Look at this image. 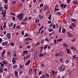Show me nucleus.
<instances>
[{
    "mask_svg": "<svg viewBox=\"0 0 78 78\" xmlns=\"http://www.w3.org/2000/svg\"><path fill=\"white\" fill-rule=\"evenodd\" d=\"M15 76L17 78L18 77V76H19V75L18 74V72L17 71H15Z\"/></svg>",
    "mask_w": 78,
    "mask_h": 78,
    "instance_id": "nucleus-9",
    "label": "nucleus"
},
{
    "mask_svg": "<svg viewBox=\"0 0 78 78\" xmlns=\"http://www.w3.org/2000/svg\"><path fill=\"white\" fill-rule=\"evenodd\" d=\"M59 9H58V8H55V10H54V11H59Z\"/></svg>",
    "mask_w": 78,
    "mask_h": 78,
    "instance_id": "nucleus-34",
    "label": "nucleus"
},
{
    "mask_svg": "<svg viewBox=\"0 0 78 78\" xmlns=\"http://www.w3.org/2000/svg\"><path fill=\"white\" fill-rule=\"evenodd\" d=\"M58 55H59L58 54V53L56 54H55V57H57L58 56Z\"/></svg>",
    "mask_w": 78,
    "mask_h": 78,
    "instance_id": "nucleus-56",
    "label": "nucleus"
},
{
    "mask_svg": "<svg viewBox=\"0 0 78 78\" xmlns=\"http://www.w3.org/2000/svg\"><path fill=\"white\" fill-rule=\"evenodd\" d=\"M59 69L60 71L61 72H62V71H64V70H65V66L63 65H62L60 67Z\"/></svg>",
    "mask_w": 78,
    "mask_h": 78,
    "instance_id": "nucleus-2",
    "label": "nucleus"
},
{
    "mask_svg": "<svg viewBox=\"0 0 78 78\" xmlns=\"http://www.w3.org/2000/svg\"><path fill=\"white\" fill-rule=\"evenodd\" d=\"M53 45H54L53 43H51L50 44V46H53Z\"/></svg>",
    "mask_w": 78,
    "mask_h": 78,
    "instance_id": "nucleus-51",
    "label": "nucleus"
},
{
    "mask_svg": "<svg viewBox=\"0 0 78 78\" xmlns=\"http://www.w3.org/2000/svg\"><path fill=\"white\" fill-rule=\"evenodd\" d=\"M51 15H50L48 17V19L49 20H51Z\"/></svg>",
    "mask_w": 78,
    "mask_h": 78,
    "instance_id": "nucleus-27",
    "label": "nucleus"
},
{
    "mask_svg": "<svg viewBox=\"0 0 78 78\" xmlns=\"http://www.w3.org/2000/svg\"><path fill=\"white\" fill-rule=\"evenodd\" d=\"M3 71V68H2L1 67L0 68V73H2Z\"/></svg>",
    "mask_w": 78,
    "mask_h": 78,
    "instance_id": "nucleus-23",
    "label": "nucleus"
},
{
    "mask_svg": "<svg viewBox=\"0 0 78 78\" xmlns=\"http://www.w3.org/2000/svg\"><path fill=\"white\" fill-rule=\"evenodd\" d=\"M64 6V4H61L60 5V6H61V7H63V6Z\"/></svg>",
    "mask_w": 78,
    "mask_h": 78,
    "instance_id": "nucleus-52",
    "label": "nucleus"
},
{
    "mask_svg": "<svg viewBox=\"0 0 78 78\" xmlns=\"http://www.w3.org/2000/svg\"><path fill=\"white\" fill-rule=\"evenodd\" d=\"M19 6L20 7H22L23 6V4L22 3H20L19 4Z\"/></svg>",
    "mask_w": 78,
    "mask_h": 78,
    "instance_id": "nucleus-38",
    "label": "nucleus"
},
{
    "mask_svg": "<svg viewBox=\"0 0 78 78\" xmlns=\"http://www.w3.org/2000/svg\"><path fill=\"white\" fill-rule=\"evenodd\" d=\"M48 30L49 32H52V31H53V29L50 28H48Z\"/></svg>",
    "mask_w": 78,
    "mask_h": 78,
    "instance_id": "nucleus-18",
    "label": "nucleus"
},
{
    "mask_svg": "<svg viewBox=\"0 0 78 78\" xmlns=\"http://www.w3.org/2000/svg\"><path fill=\"white\" fill-rule=\"evenodd\" d=\"M8 44V41H5L2 44L3 45V46H5Z\"/></svg>",
    "mask_w": 78,
    "mask_h": 78,
    "instance_id": "nucleus-6",
    "label": "nucleus"
},
{
    "mask_svg": "<svg viewBox=\"0 0 78 78\" xmlns=\"http://www.w3.org/2000/svg\"><path fill=\"white\" fill-rule=\"evenodd\" d=\"M3 11V8L2 6V4H0V11Z\"/></svg>",
    "mask_w": 78,
    "mask_h": 78,
    "instance_id": "nucleus-8",
    "label": "nucleus"
},
{
    "mask_svg": "<svg viewBox=\"0 0 78 78\" xmlns=\"http://www.w3.org/2000/svg\"><path fill=\"white\" fill-rule=\"evenodd\" d=\"M32 71H33V69H31L30 70L29 72V75H31L32 74Z\"/></svg>",
    "mask_w": 78,
    "mask_h": 78,
    "instance_id": "nucleus-15",
    "label": "nucleus"
},
{
    "mask_svg": "<svg viewBox=\"0 0 78 78\" xmlns=\"http://www.w3.org/2000/svg\"><path fill=\"white\" fill-rule=\"evenodd\" d=\"M37 55H34V59H37Z\"/></svg>",
    "mask_w": 78,
    "mask_h": 78,
    "instance_id": "nucleus-35",
    "label": "nucleus"
},
{
    "mask_svg": "<svg viewBox=\"0 0 78 78\" xmlns=\"http://www.w3.org/2000/svg\"><path fill=\"white\" fill-rule=\"evenodd\" d=\"M52 73L54 76H55V75H56V73H55V72L54 70L52 71Z\"/></svg>",
    "mask_w": 78,
    "mask_h": 78,
    "instance_id": "nucleus-21",
    "label": "nucleus"
},
{
    "mask_svg": "<svg viewBox=\"0 0 78 78\" xmlns=\"http://www.w3.org/2000/svg\"><path fill=\"white\" fill-rule=\"evenodd\" d=\"M16 54V53H14L13 55V56H15V57H16V56H17Z\"/></svg>",
    "mask_w": 78,
    "mask_h": 78,
    "instance_id": "nucleus-58",
    "label": "nucleus"
},
{
    "mask_svg": "<svg viewBox=\"0 0 78 78\" xmlns=\"http://www.w3.org/2000/svg\"><path fill=\"white\" fill-rule=\"evenodd\" d=\"M67 2L68 4H69L70 3V0H67Z\"/></svg>",
    "mask_w": 78,
    "mask_h": 78,
    "instance_id": "nucleus-50",
    "label": "nucleus"
},
{
    "mask_svg": "<svg viewBox=\"0 0 78 78\" xmlns=\"http://www.w3.org/2000/svg\"><path fill=\"white\" fill-rule=\"evenodd\" d=\"M4 2L5 3H8V0H4Z\"/></svg>",
    "mask_w": 78,
    "mask_h": 78,
    "instance_id": "nucleus-54",
    "label": "nucleus"
},
{
    "mask_svg": "<svg viewBox=\"0 0 78 78\" xmlns=\"http://www.w3.org/2000/svg\"><path fill=\"white\" fill-rule=\"evenodd\" d=\"M12 62H13V64H16V60H15V58L14 57H12Z\"/></svg>",
    "mask_w": 78,
    "mask_h": 78,
    "instance_id": "nucleus-4",
    "label": "nucleus"
},
{
    "mask_svg": "<svg viewBox=\"0 0 78 78\" xmlns=\"http://www.w3.org/2000/svg\"><path fill=\"white\" fill-rule=\"evenodd\" d=\"M71 25L73 27H75V23H72Z\"/></svg>",
    "mask_w": 78,
    "mask_h": 78,
    "instance_id": "nucleus-46",
    "label": "nucleus"
},
{
    "mask_svg": "<svg viewBox=\"0 0 78 78\" xmlns=\"http://www.w3.org/2000/svg\"><path fill=\"white\" fill-rule=\"evenodd\" d=\"M27 20H28V18L27 17H26L25 19H23V20H24V21H27Z\"/></svg>",
    "mask_w": 78,
    "mask_h": 78,
    "instance_id": "nucleus-43",
    "label": "nucleus"
},
{
    "mask_svg": "<svg viewBox=\"0 0 78 78\" xmlns=\"http://www.w3.org/2000/svg\"><path fill=\"white\" fill-rule=\"evenodd\" d=\"M3 63L4 64H7V63H8V62H7V61H3Z\"/></svg>",
    "mask_w": 78,
    "mask_h": 78,
    "instance_id": "nucleus-30",
    "label": "nucleus"
},
{
    "mask_svg": "<svg viewBox=\"0 0 78 78\" xmlns=\"http://www.w3.org/2000/svg\"><path fill=\"white\" fill-rule=\"evenodd\" d=\"M36 71H37L36 69H34V71L35 72V75H37V73H36Z\"/></svg>",
    "mask_w": 78,
    "mask_h": 78,
    "instance_id": "nucleus-49",
    "label": "nucleus"
},
{
    "mask_svg": "<svg viewBox=\"0 0 78 78\" xmlns=\"http://www.w3.org/2000/svg\"><path fill=\"white\" fill-rule=\"evenodd\" d=\"M1 55H2V58H1V59H4L5 58V57H4V55L2 54H1Z\"/></svg>",
    "mask_w": 78,
    "mask_h": 78,
    "instance_id": "nucleus-40",
    "label": "nucleus"
},
{
    "mask_svg": "<svg viewBox=\"0 0 78 78\" xmlns=\"http://www.w3.org/2000/svg\"><path fill=\"white\" fill-rule=\"evenodd\" d=\"M71 20L72 22H76V20L75 19L71 18Z\"/></svg>",
    "mask_w": 78,
    "mask_h": 78,
    "instance_id": "nucleus-19",
    "label": "nucleus"
},
{
    "mask_svg": "<svg viewBox=\"0 0 78 78\" xmlns=\"http://www.w3.org/2000/svg\"><path fill=\"white\" fill-rule=\"evenodd\" d=\"M41 44H43L44 42V40L43 39L41 41Z\"/></svg>",
    "mask_w": 78,
    "mask_h": 78,
    "instance_id": "nucleus-42",
    "label": "nucleus"
},
{
    "mask_svg": "<svg viewBox=\"0 0 78 78\" xmlns=\"http://www.w3.org/2000/svg\"><path fill=\"white\" fill-rule=\"evenodd\" d=\"M44 6V4L43 3L41 4L40 5V7H43V6Z\"/></svg>",
    "mask_w": 78,
    "mask_h": 78,
    "instance_id": "nucleus-45",
    "label": "nucleus"
},
{
    "mask_svg": "<svg viewBox=\"0 0 78 78\" xmlns=\"http://www.w3.org/2000/svg\"><path fill=\"white\" fill-rule=\"evenodd\" d=\"M24 53H26V54H27L28 53V51H24Z\"/></svg>",
    "mask_w": 78,
    "mask_h": 78,
    "instance_id": "nucleus-59",
    "label": "nucleus"
},
{
    "mask_svg": "<svg viewBox=\"0 0 78 78\" xmlns=\"http://www.w3.org/2000/svg\"><path fill=\"white\" fill-rule=\"evenodd\" d=\"M6 23H5L4 25H3V28L4 29H5L6 28Z\"/></svg>",
    "mask_w": 78,
    "mask_h": 78,
    "instance_id": "nucleus-33",
    "label": "nucleus"
},
{
    "mask_svg": "<svg viewBox=\"0 0 78 78\" xmlns=\"http://www.w3.org/2000/svg\"><path fill=\"white\" fill-rule=\"evenodd\" d=\"M45 76L47 78H49V77H50V75L48 73H46L45 74Z\"/></svg>",
    "mask_w": 78,
    "mask_h": 78,
    "instance_id": "nucleus-16",
    "label": "nucleus"
},
{
    "mask_svg": "<svg viewBox=\"0 0 78 78\" xmlns=\"http://www.w3.org/2000/svg\"><path fill=\"white\" fill-rule=\"evenodd\" d=\"M63 46L65 48H68V45L66 43L63 44Z\"/></svg>",
    "mask_w": 78,
    "mask_h": 78,
    "instance_id": "nucleus-10",
    "label": "nucleus"
},
{
    "mask_svg": "<svg viewBox=\"0 0 78 78\" xmlns=\"http://www.w3.org/2000/svg\"><path fill=\"white\" fill-rule=\"evenodd\" d=\"M0 28H1V30L2 31H3V27H2V26H1Z\"/></svg>",
    "mask_w": 78,
    "mask_h": 78,
    "instance_id": "nucleus-64",
    "label": "nucleus"
},
{
    "mask_svg": "<svg viewBox=\"0 0 78 78\" xmlns=\"http://www.w3.org/2000/svg\"><path fill=\"white\" fill-rule=\"evenodd\" d=\"M10 45H11V46H14V43H11L10 44Z\"/></svg>",
    "mask_w": 78,
    "mask_h": 78,
    "instance_id": "nucleus-47",
    "label": "nucleus"
},
{
    "mask_svg": "<svg viewBox=\"0 0 78 78\" xmlns=\"http://www.w3.org/2000/svg\"><path fill=\"white\" fill-rule=\"evenodd\" d=\"M69 62H70V59L69 58H67L66 60L65 63L66 64H68Z\"/></svg>",
    "mask_w": 78,
    "mask_h": 78,
    "instance_id": "nucleus-11",
    "label": "nucleus"
},
{
    "mask_svg": "<svg viewBox=\"0 0 78 78\" xmlns=\"http://www.w3.org/2000/svg\"><path fill=\"white\" fill-rule=\"evenodd\" d=\"M67 35L68 37H72V34H71V33H69V32H67Z\"/></svg>",
    "mask_w": 78,
    "mask_h": 78,
    "instance_id": "nucleus-3",
    "label": "nucleus"
},
{
    "mask_svg": "<svg viewBox=\"0 0 78 78\" xmlns=\"http://www.w3.org/2000/svg\"><path fill=\"white\" fill-rule=\"evenodd\" d=\"M0 64L1 65V66L2 67H3L4 66V65L3 63H2V62H1L0 63Z\"/></svg>",
    "mask_w": 78,
    "mask_h": 78,
    "instance_id": "nucleus-26",
    "label": "nucleus"
},
{
    "mask_svg": "<svg viewBox=\"0 0 78 78\" xmlns=\"http://www.w3.org/2000/svg\"><path fill=\"white\" fill-rule=\"evenodd\" d=\"M30 62H31L30 60H29V61H28L27 62L25 63V66H28V65H29V64H30Z\"/></svg>",
    "mask_w": 78,
    "mask_h": 78,
    "instance_id": "nucleus-13",
    "label": "nucleus"
},
{
    "mask_svg": "<svg viewBox=\"0 0 78 78\" xmlns=\"http://www.w3.org/2000/svg\"><path fill=\"white\" fill-rule=\"evenodd\" d=\"M6 36L8 39H11V35L9 33H8L6 34Z\"/></svg>",
    "mask_w": 78,
    "mask_h": 78,
    "instance_id": "nucleus-5",
    "label": "nucleus"
},
{
    "mask_svg": "<svg viewBox=\"0 0 78 78\" xmlns=\"http://www.w3.org/2000/svg\"><path fill=\"white\" fill-rule=\"evenodd\" d=\"M76 55H74L73 56V58L75 59V58H76Z\"/></svg>",
    "mask_w": 78,
    "mask_h": 78,
    "instance_id": "nucleus-53",
    "label": "nucleus"
},
{
    "mask_svg": "<svg viewBox=\"0 0 78 78\" xmlns=\"http://www.w3.org/2000/svg\"><path fill=\"white\" fill-rule=\"evenodd\" d=\"M44 55V53L40 54H39L40 57H42V56H43Z\"/></svg>",
    "mask_w": 78,
    "mask_h": 78,
    "instance_id": "nucleus-32",
    "label": "nucleus"
},
{
    "mask_svg": "<svg viewBox=\"0 0 78 78\" xmlns=\"http://www.w3.org/2000/svg\"><path fill=\"white\" fill-rule=\"evenodd\" d=\"M56 14L58 15V16H61V13L60 12H56Z\"/></svg>",
    "mask_w": 78,
    "mask_h": 78,
    "instance_id": "nucleus-25",
    "label": "nucleus"
},
{
    "mask_svg": "<svg viewBox=\"0 0 78 78\" xmlns=\"http://www.w3.org/2000/svg\"><path fill=\"white\" fill-rule=\"evenodd\" d=\"M45 75H42L40 77V78H45Z\"/></svg>",
    "mask_w": 78,
    "mask_h": 78,
    "instance_id": "nucleus-24",
    "label": "nucleus"
},
{
    "mask_svg": "<svg viewBox=\"0 0 78 78\" xmlns=\"http://www.w3.org/2000/svg\"><path fill=\"white\" fill-rule=\"evenodd\" d=\"M5 51L4 50L2 53V55H4V54H5Z\"/></svg>",
    "mask_w": 78,
    "mask_h": 78,
    "instance_id": "nucleus-57",
    "label": "nucleus"
},
{
    "mask_svg": "<svg viewBox=\"0 0 78 78\" xmlns=\"http://www.w3.org/2000/svg\"><path fill=\"white\" fill-rule=\"evenodd\" d=\"M70 28L71 29H73V27H72V25H70Z\"/></svg>",
    "mask_w": 78,
    "mask_h": 78,
    "instance_id": "nucleus-63",
    "label": "nucleus"
},
{
    "mask_svg": "<svg viewBox=\"0 0 78 78\" xmlns=\"http://www.w3.org/2000/svg\"><path fill=\"white\" fill-rule=\"evenodd\" d=\"M58 54L59 56H61L63 55V52H62V51H59Z\"/></svg>",
    "mask_w": 78,
    "mask_h": 78,
    "instance_id": "nucleus-7",
    "label": "nucleus"
},
{
    "mask_svg": "<svg viewBox=\"0 0 78 78\" xmlns=\"http://www.w3.org/2000/svg\"><path fill=\"white\" fill-rule=\"evenodd\" d=\"M6 17H3L2 19H1V20H2V21H5V20H6Z\"/></svg>",
    "mask_w": 78,
    "mask_h": 78,
    "instance_id": "nucleus-28",
    "label": "nucleus"
},
{
    "mask_svg": "<svg viewBox=\"0 0 78 78\" xmlns=\"http://www.w3.org/2000/svg\"><path fill=\"white\" fill-rule=\"evenodd\" d=\"M48 9V7L47 6H45L44 8V11H47Z\"/></svg>",
    "mask_w": 78,
    "mask_h": 78,
    "instance_id": "nucleus-17",
    "label": "nucleus"
},
{
    "mask_svg": "<svg viewBox=\"0 0 78 78\" xmlns=\"http://www.w3.org/2000/svg\"><path fill=\"white\" fill-rule=\"evenodd\" d=\"M11 52H10V51H8L7 52V55H8V56H10L11 54Z\"/></svg>",
    "mask_w": 78,
    "mask_h": 78,
    "instance_id": "nucleus-39",
    "label": "nucleus"
},
{
    "mask_svg": "<svg viewBox=\"0 0 78 78\" xmlns=\"http://www.w3.org/2000/svg\"><path fill=\"white\" fill-rule=\"evenodd\" d=\"M65 32H66V29H62V32L64 33H65Z\"/></svg>",
    "mask_w": 78,
    "mask_h": 78,
    "instance_id": "nucleus-36",
    "label": "nucleus"
},
{
    "mask_svg": "<svg viewBox=\"0 0 78 78\" xmlns=\"http://www.w3.org/2000/svg\"><path fill=\"white\" fill-rule=\"evenodd\" d=\"M45 67V65H44V64H42L41 66V67H42V68H44Z\"/></svg>",
    "mask_w": 78,
    "mask_h": 78,
    "instance_id": "nucleus-41",
    "label": "nucleus"
},
{
    "mask_svg": "<svg viewBox=\"0 0 78 78\" xmlns=\"http://www.w3.org/2000/svg\"><path fill=\"white\" fill-rule=\"evenodd\" d=\"M39 21H40L39 19L38 18H37L35 19V23H39Z\"/></svg>",
    "mask_w": 78,
    "mask_h": 78,
    "instance_id": "nucleus-14",
    "label": "nucleus"
},
{
    "mask_svg": "<svg viewBox=\"0 0 78 78\" xmlns=\"http://www.w3.org/2000/svg\"><path fill=\"white\" fill-rule=\"evenodd\" d=\"M14 25V23H12L10 24H9V27H12V26Z\"/></svg>",
    "mask_w": 78,
    "mask_h": 78,
    "instance_id": "nucleus-29",
    "label": "nucleus"
},
{
    "mask_svg": "<svg viewBox=\"0 0 78 78\" xmlns=\"http://www.w3.org/2000/svg\"><path fill=\"white\" fill-rule=\"evenodd\" d=\"M30 57V55H28L26 56V59H28Z\"/></svg>",
    "mask_w": 78,
    "mask_h": 78,
    "instance_id": "nucleus-37",
    "label": "nucleus"
},
{
    "mask_svg": "<svg viewBox=\"0 0 78 78\" xmlns=\"http://www.w3.org/2000/svg\"><path fill=\"white\" fill-rule=\"evenodd\" d=\"M48 46V45H46L44 47V50H45L47 48V46Z\"/></svg>",
    "mask_w": 78,
    "mask_h": 78,
    "instance_id": "nucleus-44",
    "label": "nucleus"
},
{
    "mask_svg": "<svg viewBox=\"0 0 78 78\" xmlns=\"http://www.w3.org/2000/svg\"><path fill=\"white\" fill-rule=\"evenodd\" d=\"M23 15H24L23 14L21 13L20 14L18 15L17 16L18 18H19V20H22V19L23 18V16H23Z\"/></svg>",
    "mask_w": 78,
    "mask_h": 78,
    "instance_id": "nucleus-1",
    "label": "nucleus"
},
{
    "mask_svg": "<svg viewBox=\"0 0 78 78\" xmlns=\"http://www.w3.org/2000/svg\"><path fill=\"white\" fill-rule=\"evenodd\" d=\"M39 17L40 19H44V18L42 17V16H41V15H39Z\"/></svg>",
    "mask_w": 78,
    "mask_h": 78,
    "instance_id": "nucleus-20",
    "label": "nucleus"
},
{
    "mask_svg": "<svg viewBox=\"0 0 78 78\" xmlns=\"http://www.w3.org/2000/svg\"><path fill=\"white\" fill-rule=\"evenodd\" d=\"M61 28H62V27H61L59 29V32L60 33H61Z\"/></svg>",
    "mask_w": 78,
    "mask_h": 78,
    "instance_id": "nucleus-61",
    "label": "nucleus"
},
{
    "mask_svg": "<svg viewBox=\"0 0 78 78\" xmlns=\"http://www.w3.org/2000/svg\"><path fill=\"white\" fill-rule=\"evenodd\" d=\"M42 73V71H40L38 73V75H41Z\"/></svg>",
    "mask_w": 78,
    "mask_h": 78,
    "instance_id": "nucleus-48",
    "label": "nucleus"
},
{
    "mask_svg": "<svg viewBox=\"0 0 78 78\" xmlns=\"http://www.w3.org/2000/svg\"><path fill=\"white\" fill-rule=\"evenodd\" d=\"M18 66L17 65H15L13 66V69H16L17 68Z\"/></svg>",
    "mask_w": 78,
    "mask_h": 78,
    "instance_id": "nucleus-12",
    "label": "nucleus"
},
{
    "mask_svg": "<svg viewBox=\"0 0 78 78\" xmlns=\"http://www.w3.org/2000/svg\"><path fill=\"white\" fill-rule=\"evenodd\" d=\"M55 26L57 28H58V24H55Z\"/></svg>",
    "mask_w": 78,
    "mask_h": 78,
    "instance_id": "nucleus-60",
    "label": "nucleus"
},
{
    "mask_svg": "<svg viewBox=\"0 0 78 78\" xmlns=\"http://www.w3.org/2000/svg\"><path fill=\"white\" fill-rule=\"evenodd\" d=\"M73 3L74 4V5H78V2H76L75 1H73Z\"/></svg>",
    "mask_w": 78,
    "mask_h": 78,
    "instance_id": "nucleus-22",
    "label": "nucleus"
},
{
    "mask_svg": "<svg viewBox=\"0 0 78 78\" xmlns=\"http://www.w3.org/2000/svg\"><path fill=\"white\" fill-rule=\"evenodd\" d=\"M23 65H21L20 66V69H23Z\"/></svg>",
    "mask_w": 78,
    "mask_h": 78,
    "instance_id": "nucleus-55",
    "label": "nucleus"
},
{
    "mask_svg": "<svg viewBox=\"0 0 78 78\" xmlns=\"http://www.w3.org/2000/svg\"><path fill=\"white\" fill-rule=\"evenodd\" d=\"M66 52H67V53L68 54H70V50L68 48L66 49Z\"/></svg>",
    "mask_w": 78,
    "mask_h": 78,
    "instance_id": "nucleus-31",
    "label": "nucleus"
},
{
    "mask_svg": "<svg viewBox=\"0 0 78 78\" xmlns=\"http://www.w3.org/2000/svg\"><path fill=\"white\" fill-rule=\"evenodd\" d=\"M20 75H22V71H20Z\"/></svg>",
    "mask_w": 78,
    "mask_h": 78,
    "instance_id": "nucleus-62",
    "label": "nucleus"
}]
</instances>
